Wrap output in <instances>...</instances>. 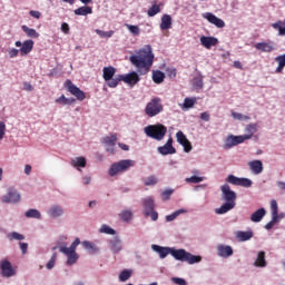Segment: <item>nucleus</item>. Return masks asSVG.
<instances>
[{"mask_svg":"<svg viewBox=\"0 0 285 285\" xmlns=\"http://www.w3.org/2000/svg\"><path fill=\"white\" fill-rule=\"evenodd\" d=\"M129 62L135 66L137 71H131L126 75H119V81H124L131 88L137 86L141 78L139 75H148L153 63H155V53L153 52V46L145 45L142 48L135 51L134 55L129 56Z\"/></svg>","mask_w":285,"mask_h":285,"instance_id":"nucleus-1","label":"nucleus"},{"mask_svg":"<svg viewBox=\"0 0 285 285\" xmlns=\"http://www.w3.org/2000/svg\"><path fill=\"white\" fill-rule=\"evenodd\" d=\"M151 250L157 253L159 259H166L168 255H171L176 262L186 263L189 264V266L202 263V256L191 254L184 248L177 249L175 247H164L161 245L153 244Z\"/></svg>","mask_w":285,"mask_h":285,"instance_id":"nucleus-2","label":"nucleus"},{"mask_svg":"<svg viewBox=\"0 0 285 285\" xmlns=\"http://www.w3.org/2000/svg\"><path fill=\"white\" fill-rule=\"evenodd\" d=\"M220 197L222 200L225 202L220 207L215 209L216 215H226V213H230L237 206V193L230 189V185L225 183L220 186Z\"/></svg>","mask_w":285,"mask_h":285,"instance_id":"nucleus-3","label":"nucleus"},{"mask_svg":"<svg viewBox=\"0 0 285 285\" xmlns=\"http://www.w3.org/2000/svg\"><path fill=\"white\" fill-rule=\"evenodd\" d=\"M79 244H81V239L77 237L69 247L66 245H60L58 247L59 253L67 257V266H75V264L79 262V254L77 253V247L79 246Z\"/></svg>","mask_w":285,"mask_h":285,"instance_id":"nucleus-4","label":"nucleus"},{"mask_svg":"<svg viewBox=\"0 0 285 285\" xmlns=\"http://www.w3.org/2000/svg\"><path fill=\"white\" fill-rule=\"evenodd\" d=\"M135 164L136 163L132 159H122L114 163L108 169V175L109 177H117L124 173H127V170H130V168L135 167Z\"/></svg>","mask_w":285,"mask_h":285,"instance_id":"nucleus-5","label":"nucleus"},{"mask_svg":"<svg viewBox=\"0 0 285 285\" xmlns=\"http://www.w3.org/2000/svg\"><path fill=\"white\" fill-rule=\"evenodd\" d=\"M285 218V213H279V206L277 205V200H271V220L265 225V230H272L275 224H279L282 219Z\"/></svg>","mask_w":285,"mask_h":285,"instance_id":"nucleus-6","label":"nucleus"},{"mask_svg":"<svg viewBox=\"0 0 285 285\" xmlns=\"http://www.w3.org/2000/svg\"><path fill=\"white\" fill-rule=\"evenodd\" d=\"M167 128L164 125H149L144 128V132L150 139H156V141H161L166 137Z\"/></svg>","mask_w":285,"mask_h":285,"instance_id":"nucleus-7","label":"nucleus"},{"mask_svg":"<svg viewBox=\"0 0 285 285\" xmlns=\"http://www.w3.org/2000/svg\"><path fill=\"white\" fill-rule=\"evenodd\" d=\"M142 215L144 217H150L151 222L159 219V213L155 210V199L150 196L142 199Z\"/></svg>","mask_w":285,"mask_h":285,"instance_id":"nucleus-8","label":"nucleus"},{"mask_svg":"<svg viewBox=\"0 0 285 285\" xmlns=\"http://www.w3.org/2000/svg\"><path fill=\"white\" fill-rule=\"evenodd\" d=\"M164 112V105L160 98H153L145 107V114L147 117H157Z\"/></svg>","mask_w":285,"mask_h":285,"instance_id":"nucleus-9","label":"nucleus"},{"mask_svg":"<svg viewBox=\"0 0 285 285\" xmlns=\"http://www.w3.org/2000/svg\"><path fill=\"white\" fill-rule=\"evenodd\" d=\"M17 275V269L12 266V263L8 258H2L0 261V276L6 279L14 277Z\"/></svg>","mask_w":285,"mask_h":285,"instance_id":"nucleus-10","label":"nucleus"},{"mask_svg":"<svg viewBox=\"0 0 285 285\" xmlns=\"http://www.w3.org/2000/svg\"><path fill=\"white\" fill-rule=\"evenodd\" d=\"M225 181L232 184V186H242L243 188H250L253 186L250 178H239L233 174L228 175Z\"/></svg>","mask_w":285,"mask_h":285,"instance_id":"nucleus-11","label":"nucleus"},{"mask_svg":"<svg viewBox=\"0 0 285 285\" xmlns=\"http://www.w3.org/2000/svg\"><path fill=\"white\" fill-rule=\"evenodd\" d=\"M234 253L235 250L230 245L218 244L216 246V255L217 257H220V259H229V257H233Z\"/></svg>","mask_w":285,"mask_h":285,"instance_id":"nucleus-12","label":"nucleus"},{"mask_svg":"<svg viewBox=\"0 0 285 285\" xmlns=\"http://www.w3.org/2000/svg\"><path fill=\"white\" fill-rule=\"evenodd\" d=\"M102 144L108 155H115V153H117V136H106L105 138H102Z\"/></svg>","mask_w":285,"mask_h":285,"instance_id":"nucleus-13","label":"nucleus"},{"mask_svg":"<svg viewBox=\"0 0 285 285\" xmlns=\"http://www.w3.org/2000/svg\"><path fill=\"white\" fill-rule=\"evenodd\" d=\"M1 202L3 204H19L21 202V194L17 189L11 188L2 196Z\"/></svg>","mask_w":285,"mask_h":285,"instance_id":"nucleus-14","label":"nucleus"},{"mask_svg":"<svg viewBox=\"0 0 285 285\" xmlns=\"http://www.w3.org/2000/svg\"><path fill=\"white\" fill-rule=\"evenodd\" d=\"M66 88L68 92H70V95L78 99V101H83V99H86V92H83V90H80L79 87L72 83V81L67 80Z\"/></svg>","mask_w":285,"mask_h":285,"instance_id":"nucleus-15","label":"nucleus"},{"mask_svg":"<svg viewBox=\"0 0 285 285\" xmlns=\"http://www.w3.org/2000/svg\"><path fill=\"white\" fill-rule=\"evenodd\" d=\"M252 266L254 268H266L268 266V261H266V252H256Z\"/></svg>","mask_w":285,"mask_h":285,"instance_id":"nucleus-16","label":"nucleus"},{"mask_svg":"<svg viewBox=\"0 0 285 285\" xmlns=\"http://www.w3.org/2000/svg\"><path fill=\"white\" fill-rule=\"evenodd\" d=\"M108 248L112 253V255H117L124 250V244L121 243V238L119 236H114L108 240Z\"/></svg>","mask_w":285,"mask_h":285,"instance_id":"nucleus-17","label":"nucleus"},{"mask_svg":"<svg viewBox=\"0 0 285 285\" xmlns=\"http://www.w3.org/2000/svg\"><path fill=\"white\" fill-rule=\"evenodd\" d=\"M47 215L51 219H59V217H63V215H66V209H63V206L59 204H53L48 208Z\"/></svg>","mask_w":285,"mask_h":285,"instance_id":"nucleus-18","label":"nucleus"},{"mask_svg":"<svg viewBox=\"0 0 285 285\" xmlns=\"http://www.w3.org/2000/svg\"><path fill=\"white\" fill-rule=\"evenodd\" d=\"M202 17H203V19H206V21H208V23H212V26H215L216 28H225L226 27V22H224V20H222V18H218L213 12L202 13Z\"/></svg>","mask_w":285,"mask_h":285,"instance_id":"nucleus-19","label":"nucleus"},{"mask_svg":"<svg viewBox=\"0 0 285 285\" xmlns=\"http://www.w3.org/2000/svg\"><path fill=\"white\" fill-rule=\"evenodd\" d=\"M244 137L243 136H235V135H229L225 139L224 148L226 150H230V148H234V146H239V144H244Z\"/></svg>","mask_w":285,"mask_h":285,"instance_id":"nucleus-20","label":"nucleus"},{"mask_svg":"<svg viewBox=\"0 0 285 285\" xmlns=\"http://www.w3.org/2000/svg\"><path fill=\"white\" fill-rule=\"evenodd\" d=\"M254 48H256V50H258L259 52H275V50H277V46L275 45V42L273 41H263V42H257Z\"/></svg>","mask_w":285,"mask_h":285,"instance_id":"nucleus-21","label":"nucleus"},{"mask_svg":"<svg viewBox=\"0 0 285 285\" xmlns=\"http://www.w3.org/2000/svg\"><path fill=\"white\" fill-rule=\"evenodd\" d=\"M176 139L180 146H183L185 153H190L193 150V145L190 140L184 135V131H177Z\"/></svg>","mask_w":285,"mask_h":285,"instance_id":"nucleus-22","label":"nucleus"},{"mask_svg":"<svg viewBox=\"0 0 285 285\" xmlns=\"http://www.w3.org/2000/svg\"><path fill=\"white\" fill-rule=\"evenodd\" d=\"M72 168H76L78 173H82L83 168L88 166V160L83 156L73 157L70 161Z\"/></svg>","mask_w":285,"mask_h":285,"instance_id":"nucleus-23","label":"nucleus"},{"mask_svg":"<svg viewBox=\"0 0 285 285\" xmlns=\"http://www.w3.org/2000/svg\"><path fill=\"white\" fill-rule=\"evenodd\" d=\"M247 166L253 175H262L264 173V163L262 160H252Z\"/></svg>","mask_w":285,"mask_h":285,"instance_id":"nucleus-24","label":"nucleus"},{"mask_svg":"<svg viewBox=\"0 0 285 285\" xmlns=\"http://www.w3.org/2000/svg\"><path fill=\"white\" fill-rule=\"evenodd\" d=\"M80 244L82 248H85V250H87L90 255H99V253H101V248H99V246H97V244L94 242L83 240L80 242Z\"/></svg>","mask_w":285,"mask_h":285,"instance_id":"nucleus-25","label":"nucleus"},{"mask_svg":"<svg viewBox=\"0 0 285 285\" xmlns=\"http://www.w3.org/2000/svg\"><path fill=\"white\" fill-rule=\"evenodd\" d=\"M158 153L159 155H163V156L175 155V153H177V149L173 147V138H169L164 146L158 147Z\"/></svg>","mask_w":285,"mask_h":285,"instance_id":"nucleus-26","label":"nucleus"},{"mask_svg":"<svg viewBox=\"0 0 285 285\" xmlns=\"http://www.w3.org/2000/svg\"><path fill=\"white\" fill-rule=\"evenodd\" d=\"M200 43L202 46H204V48H206L207 50H210L213 46H217L219 43V40L215 37L203 36L200 37Z\"/></svg>","mask_w":285,"mask_h":285,"instance_id":"nucleus-27","label":"nucleus"},{"mask_svg":"<svg viewBox=\"0 0 285 285\" xmlns=\"http://www.w3.org/2000/svg\"><path fill=\"white\" fill-rule=\"evenodd\" d=\"M118 217L120 222H124L125 224H130V222H132V217H135V214L132 213V209L127 208V209H122L118 214Z\"/></svg>","mask_w":285,"mask_h":285,"instance_id":"nucleus-28","label":"nucleus"},{"mask_svg":"<svg viewBox=\"0 0 285 285\" xmlns=\"http://www.w3.org/2000/svg\"><path fill=\"white\" fill-rule=\"evenodd\" d=\"M33 48H35V41L26 40L24 42H22V47L20 48L21 57H26L27 55H30Z\"/></svg>","mask_w":285,"mask_h":285,"instance_id":"nucleus-29","label":"nucleus"},{"mask_svg":"<svg viewBox=\"0 0 285 285\" xmlns=\"http://www.w3.org/2000/svg\"><path fill=\"white\" fill-rule=\"evenodd\" d=\"M266 217V209L264 207L257 209L250 215V222L254 224H259Z\"/></svg>","mask_w":285,"mask_h":285,"instance_id":"nucleus-30","label":"nucleus"},{"mask_svg":"<svg viewBox=\"0 0 285 285\" xmlns=\"http://www.w3.org/2000/svg\"><path fill=\"white\" fill-rule=\"evenodd\" d=\"M245 135H242L243 139L245 141H248V139H253V136L255 132H257V124H249L245 128Z\"/></svg>","mask_w":285,"mask_h":285,"instance_id":"nucleus-31","label":"nucleus"},{"mask_svg":"<svg viewBox=\"0 0 285 285\" xmlns=\"http://www.w3.org/2000/svg\"><path fill=\"white\" fill-rule=\"evenodd\" d=\"M254 236V233L253 230H247V232H244V230H238L236 232V239L238 242H250V238Z\"/></svg>","mask_w":285,"mask_h":285,"instance_id":"nucleus-32","label":"nucleus"},{"mask_svg":"<svg viewBox=\"0 0 285 285\" xmlns=\"http://www.w3.org/2000/svg\"><path fill=\"white\" fill-rule=\"evenodd\" d=\"M173 27V17L170 14H164L161 17L160 30H170Z\"/></svg>","mask_w":285,"mask_h":285,"instance_id":"nucleus-33","label":"nucleus"},{"mask_svg":"<svg viewBox=\"0 0 285 285\" xmlns=\"http://www.w3.org/2000/svg\"><path fill=\"white\" fill-rule=\"evenodd\" d=\"M193 88L199 92V90L204 89V76L198 75L191 80Z\"/></svg>","mask_w":285,"mask_h":285,"instance_id":"nucleus-34","label":"nucleus"},{"mask_svg":"<svg viewBox=\"0 0 285 285\" xmlns=\"http://www.w3.org/2000/svg\"><path fill=\"white\" fill-rule=\"evenodd\" d=\"M73 14L77 17H88V14H92V7L82 6L73 11Z\"/></svg>","mask_w":285,"mask_h":285,"instance_id":"nucleus-35","label":"nucleus"},{"mask_svg":"<svg viewBox=\"0 0 285 285\" xmlns=\"http://www.w3.org/2000/svg\"><path fill=\"white\" fill-rule=\"evenodd\" d=\"M151 79L154 83H164V79H166V73L161 70H154L151 75Z\"/></svg>","mask_w":285,"mask_h":285,"instance_id":"nucleus-36","label":"nucleus"},{"mask_svg":"<svg viewBox=\"0 0 285 285\" xmlns=\"http://www.w3.org/2000/svg\"><path fill=\"white\" fill-rule=\"evenodd\" d=\"M116 72H117V69H115V67H105L102 69V78L105 79V81H108L115 77Z\"/></svg>","mask_w":285,"mask_h":285,"instance_id":"nucleus-37","label":"nucleus"},{"mask_svg":"<svg viewBox=\"0 0 285 285\" xmlns=\"http://www.w3.org/2000/svg\"><path fill=\"white\" fill-rule=\"evenodd\" d=\"M186 213H188V209H177L176 212L171 213L170 215H167L165 217L166 222L170 223V222H175V219H177V217H179L180 215H186Z\"/></svg>","mask_w":285,"mask_h":285,"instance_id":"nucleus-38","label":"nucleus"},{"mask_svg":"<svg viewBox=\"0 0 285 285\" xmlns=\"http://www.w3.org/2000/svg\"><path fill=\"white\" fill-rule=\"evenodd\" d=\"M98 233H100L101 235H117V230H115V228L110 227L107 224H102L98 229Z\"/></svg>","mask_w":285,"mask_h":285,"instance_id":"nucleus-39","label":"nucleus"},{"mask_svg":"<svg viewBox=\"0 0 285 285\" xmlns=\"http://www.w3.org/2000/svg\"><path fill=\"white\" fill-rule=\"evenodd\" d=\"M24 217H27V219H41V212H39V209H28L24 213Z\"/></svg>","mask_w":285,"mask_h":285,"instance_id":"nucleus-40","label":"nucleus"},{"mask_svg":"<svg viewBox=\"0 0 285 285\" xmlns=\"http://www.w3.org/2000/svg\"><path fill=\"white\" fill-rule=\"evenodd\" d=\"M144 186H157L159 184V178L155 175L147 176L142 178Z\"/></svg>","mask_w":285,"mask_h":285,"instance_id":"nucleus-41","label":"nucleus"},{"mask_svg":"<svg viewBox=\"0 0 285 285\" xmlns=\"http://www.w3.org/2000/svg\"><path fill=\"white\" fill-rule=\"evenodd\" d=\"M55 102L59 104L60 106H72L75 102V98H67L65 95H61L55 100Z\"/></svg>","mask_w":285,"mask_h":285,"instance_id":"nucleus-42","label":"nucleus"},{"mask_svg":"<svg viewBox=\"0 0 285 285\" xmlns=\"http://www.w3.org/2000/svg\"><path fill=\"white\" fill-rule=\"evenodd\" d=\"M195 104H197V98H185L183 105H180V108L183 110H190V108L195 107Z\"/></svg>","mask_w":285,"mask_h":285,"instance_id":"nucleus-43","label":"nucleus"},{"mask_svg":"<svg viewBox=\"0 0 285 285\" xmlns=\"http://www.w3.org/2000/svg\"><path fill=\"white\" fill-rule=\"evenodd\" d=\"M275 61L278 63L277 68L275 69L276 75H279L285 68V53L275 58Z\"/></svg>","mask_w":285,"mask_h":285,"instance_id":"nucleus-44","label":"nucleus"},{"mask_svg":"<svg viewBox=\"0 0 285 285\" xmlns=\"http://www.w3.org/2000/svg\"><path fill=\"white\" fill-rule=\"evenodd\" d=\"M7 237L10 242H23V239H26V236L19 232H11Z\"/></svg>","mask_w":285,"mask_h":285,"instance_id":"nucleus-45","label":"nucleus"},{"mask_svg":"<svg viewBox=\"0 0 285 285\" xmlns=\"http://www.w3.org/2000/svg\"><path fill=\"white\" fill-rule=\"evenodd\" d=\"M22 30L27 35V37H30L31 39H38L39 37V32L26 24L22 26Z\"/></svg>","mask_w":285,"mask_h":285,"instance_id":"nucleus-46","label":"nucleus"},{"mask_svg":"<svg viewBox=\"0 0 285 285\" xmlns=\"http://www.w3.org/2000/svg\"><path fill=\"white\" fill-rule=\"evenodd\" d=\"M95 32L100 37V39H110V37H112V35H115V31H112V30L104 31L100 29H96Z\"/></svg>","mask_w":285,"mask_h":285,"instance_id":"nucleus-47","label":"nucleus"},{"mask_svg":"<svg viewBox=\"0 0 285 285\" xmlns=\"http://www.w3.org/2000/svg\"><path fill=\"white\" fill-rule=\"evenodd\" d=\"M131 276H132V271L125 269L119 274V282H128V279H130Z\"/></svg>","mask_w":285,"mask_h":285,"instance_id":"nucleus-48","label":"nucleus"},{"mask_svg":"<svg viewBox=\"0 0 285 285\" xmlns=\"http://www.w3.org/2000/svg\"><path fill=\"white\" fill-rule=\"evenodd\" d=\"M127 30H129V32L131 35H134V37H139V35H141V30L139 29L138 26L135 24H126Z\"/></svg>","mask_w":285,"mask_h":285,"instance_id":"nucleus-49","label":"nucleus"},{"mask_svg":"<svg viewBox=\"0 0 285 285\" xmlns=\"http://www.w3.org/2000/svg\"><path fill=\"white\" fill-rule=\"evenodd\" d=\"M57 264V253H53L49 259V262L46 264L47 271H52L55 268V265Z\"/></svg>","mask_w":285,"mask_h":285,"instance_id":"nucleus-50","label":"nucleus"},{"mask_svg":"<svg viewBox=\"0 0 285 285\" xmlns=\"http://www.w3.org/2000/svg\"><path fill=\"white\" fill-rule=\"evenodd\" d=\"M173 193H175V189H173V188H167V189L163 190V193H161L163 202H168V199H170V197L173 196Z\"/></svg>","mask_w":285,"mask_h":285,"instance_id":"nucleus-51","label":"nucleus"},{"mask_svg":"<svg viewBox=\"0 0 285 285\" xmlns=\"http://www.w3.org/2000/svg\"><path fill=\"white\" fill-rule=\"evenodd\" d=\"M187 184H202L204 181V177L202 176H191L185 179Z\"/></svg>","mask_w":285,"mask_h":285,"instance_id":"nucleus-52","label":"nucleus"},{"mask_svg":"<svg viewBox=\"0 0 285 285\" xmlns=\"http://www.w3.org/2000/svg\"><path fill=\"white\" fill-rule=\"evenodd\" d=\"M159 12H161L159 6L154 4L148 9L147 14L148 17H155L156 14H159Z\"/></svg>","mask_w":285,"mask_h":285,"instance_id":"nucleus-53","label":"nucleus"},{"mask_svg":"<svg viewBox=\"0 0 285 285\" xmlns=\"http://www.w3.org/2000/svg\"><path fill=\"white\" fill-rule=\"evenodd\" d=\"M232 117L233 119H236L237 121H246L248 119H250V117L248 116H244L243 114L240 112H235V111H232Z\"/></svg>","mask_w":285,"mask_h":285,"instance_id":"nucleus-54","label":"nucleus"},{"mask_svg":"<svg viewBox=\"0 0 285 285\" xmlns=\"http://www.w3.org/2000/svg\"><path fill=\"white\" fill-rule=\"evenodd\" d=\"M105 81H107V86L109 88H117V86H119V81H121V80H119V76H118V78H111V79L105 80Z\"/></svg>","mask_w":285,"mask_h":285,"instance_id":"nucleus-55","label":"nucleus"},{"mask_svg":"<svg viewBox=\"0 0 285 285\" xmlns=\"http://www.w3.org/2000/svg\"><path fill=\"white\" fill-rule=\"evenodd\" d=\"M171 282L173 284H177V285H188V283H186V279L181 277H171Z\"/></svg>","mask_w":285,"mask_h":285,"instance_id":"nucleus-56","label":"nucleus"},{"mask_svg":"<svg viewBox=\"0 0 285 285\" xmlns=\"http://www.w3.org/2000/svg\"><path fill=\"white\" fill-rule=\"evenodd\" d=\"M60 30L63 32V35H70V24L63 22L60 27Z\"/></svg>","mask_w":285,"mask_h":285,"instance_id":"nucleus-57","label":"nucleus"},{"mask_svg":"<svg viewBox=\"0 0 285 285\" xmlns=\"http://www.w3.org/2000/svg\"><path fill=\"white\" fill-rule=\"evenodd\" d=\"M22 90H26V92H32V90H35V87L32 86V83L26 81L23 82Z\"/></svg>","mask_w":285,"mask_h":285,"instance_id":"nucleus-58","label":"nucleus"},{"mask_svg":"<svg viewBox=\"0 0 285 285\" xmlns=\"http://www.w3.org/2000/svg\"><path fill=\"white\" fill-rule=\"evenodd\" d=\"M10 59H14V57H19V49L12 48L8 50Z\"/></svg>","mask_w":285,"mask_h":285,"instance_id":"nucleus-59","label":"nucleus"},{"mask_svg":"<svg viewBox=\"0 0 285 285\" xmlns=\"http://www.w3.org/2000/svg\"><path fill=\"white\" fill-rule=\"evenodd\" d=\"M6 137V122L0 121V140Z\"/></svg>","mask_w":285,"mask_h":285,"instance_id":"nucleus-60","label":"nucleus"},{"mask_svg":"<svg viewBox=\"0 0 285 285\" xmlns=\"http://www.w3.org/2000/svg\"><path fill=\"white\" fill-rule=\"evenodd\" d=\"M20 246V250L22 253V255H26V253H28V243H19Z\"/></svg>","mask_w":285,"mask_h":285,"instance_id":"nucleus-61","label":"nucleus"},{"mask_svg":"<svg viewBox=\"0 0 285 285\" xmlns=\"http://www.w3.org/2000/svg\"><path fill=\"white\" fill-rule=\"evenodd\" d=\"M200 119L203 121H210V114H208V111H204L200 114Z\"/></svg>","mask_w":285,"mask_h":285,"instance_id":"nucleus-62","label":"nucleus"},{"mask_svg":"<svg viewBox=\"0 0 285 285\" xmlns=\"http://www.w3.org/2000/svg\"><path fill=\"white\" fill-rule=\"evenodd\" d=\"M30 17H33V19H40L41 18V12L40 11H36V10H31L29 12Z\"/></svg>","mask_w":285,"mask_h":285,"instance_id":"nucleus-63","label":"nucleus"},{"mask_svg":"<svg viewBox=\"0 0 285 285\" xmlns=\"http://www.w3.org/2000/svg\"><path fill=\"white\" fill-rule=\"evenodd\" d=\"M91 181H92V177H90V176H83L82 177L83 186H89V184H91Z\"/></svg>","mask_w":285,"mask_h":285,"instance_id":"nucleus-64","label":"nucleus"}]
</instances>
